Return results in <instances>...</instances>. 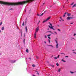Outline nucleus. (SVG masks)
<instances>
[{
    "instance_id": "obj_62",
    "label": "nucleus",
    "mask_w": 76,
    "mask_h": 76,
    "mask_svg": "<svg viewBox=\"0 0 76 76\" xmlns=\"http://www.w3.org/2000/svg\"><path fill=\"white\" fill-rule=\"evenodd\" d=\"M10 10H12V9H10Z\"/></svg>"
},
{
    "instance_id": "obj_1",
    "label": "nucleus",
    "mask_w": 76,
    "mask_h": 76,
    "mask_svg": "<svg viewBox=\"0 0 76 76\" xmlns=\"http://www.w3.org/2000/svg\"><path fill=\"white\" fill-rule=\"evenodd\" d=\"M66 19H67V20H70V19H73V18L70 17L69 16H68L67 17Z\"/></svg>"
},
{
    "instance_id": "obj_21",
    "label": "nucleus",
    "mask_w": 76,
    "mask_h": 76,
    "mask_svg": "<svg viewBox=\"0 0 76 76\" xmlns=\"http://www.w3.org/2000/svg\"><path fill=\"white\" fill-rule=\"evenodd\" d=\"M48 38H49V39H51V38H50V37L48 36Z\"/></svg>"
},
{
    "instance_id": "obj_52",
    "label": "nucleus",
    "mask_w": 76,
    "mask_h": 76,
    "mask_svg": "<svg viewBox=\"0 0 76 76\" xmlns=\"http://www.w3.org/2000/svg\"><path fill=\"white\" fill-rule=\"evenodd\" d=\"M72 51H75V50H72Z\"/></svg>"
},
{
    "instance_id": "obj_46",
    "label": "nucleus",
    "mask_w": 76,
    "mask_h": 76,
    "mask_svg": "<svg viewBox=\"0 0 76 76\" xmlns=\"http://www.w3.org/2000/svg\"><path fill=\"white\" fill-rule=\"evenodd\" d=\"M66 12H65L64 14V15H66Z\"/></svg>"
},
{
    "instance_id": "obj_2",
    "label": "nucleus",
    "mask_w": 76,
    "mask_h": 76,
    "mask_svg": "<svg viewBox=\"0 0 76 76\" xmlns=\"http://www.w3.org/2000/svg\"><path fill=\"white\" fill-rule=\"evenodd\" d=\"M39 31V28L37 27L36 29V31H35V33H37L38 31Z\"/></svg>"
},
{
    "instance_id": "obj_23",
    "label": "nucleus",
    "mask_w": 76,
    "mask_h": 76,
    "mask_svg": "<svg viewBox=\"0 0 76 76\" xmlns=\"http://www.w3.org/2000/svg\"><path fill=\"white\" fill-rule=\"evenodd\" d=\"M54 58L55 59H56H56H57V58L56 57H55Z\"/></svg>"
},
{
    "instance_id": "obj_64",
    "label": "nucleus",
    "mask_w": 76,
    "mask_h": 76,
    "mask_svg": "<svg viewBox=\"0 0 76 76\" xmlns=\"http://www.w3.org/2000/svg\"><path fill=\"white\" fill-rule=\"evenodd\" d=\"M63 7H64V6H63Z\"/></svg>"
},
{
    "instance_id": "obj_47",
    "label": "nucleus",
    "mask_w": 76,
    "mask_h": 76,
    "mask_svg": "<svg viewBox=\"0 0 76 76\" xmlns=\"http://www.w3.org/2000/svg\"><path fill=\"white\" fill-rule=\"evenodd\" d=\"M65 16V15H64L63 17H64Z\"/></svg>"
},
{
    "instance_id": "obj_55",
    "label": "nucleus",
    "mask_w": 76,
    "mask_h": 76,
    "mask_svg": "<svg viewBox=\"0 0 76 76\" xmlns=\"http://www.w3.org/2000/svg\"><path fill=\"white\" fill-rule=\"evenodd\" d=\"M53 57V56H52V57Z\"/></svg>"
},
{
    "instance_id": "obj_61",
    "label": "nucleus",
    "mask_w": 76,
    "mask_h": 76,
    "mask_svg": "<svg viewBox=\"0 0 76 76\" xmlns=\"http://www.w3.org/2000/svg\"><path fill=\"white\" fill-rule=\"evenodd\" d=\"M48 29H49V28H48Z\"/></svg>"
},
{
    "instance_id": "obj_26",
    "label": "nucleus",
    "mask_w": 76,
    "mask_h": 76,
    "mask_svg": "<svg viewBox=\"0 0 76 76\" xmlns=\"http://www.w3.org/2000/svg\"><path fill=\"white\" fill-rule=\"evenodd\" d=\"M49 23V24H50V26H52V24H51V23Z\"/></svg>"
},
{
    "instance_id": "obj_35",
    "label": "nucleus",
    "mask_w": 76,
    "mask_h": 76,
    "mask_svg": "<svg viewBox=\"0 0 76 76\" xmlns=\"http://www.w3.org/2000/svg\"><path fill=\"white\" fill-rule=\"evenodd\" d=\"M73 35L74 36H75V35H76V34H74Z\"/></svg>"
},
{
    "instance_id": "obj_38",
    "label": "nucleus",
    "mask_w": 76,
    "mask_h": 76,
    "mask_svg": "<svg viewBox=\"0 0 76 76\" xmlns=\"http://www.w3.org/2000/svg\"><path fill=\"white\" fill-rule=\"evenodd\" d=\"M50 33L51 34H53V33L51 32V31H50Z\"/></svg>"
},
{
    "instance_id": "obj_49",
    "label": "nucleus",
    "mask_w": 76,
    "mask_h": 76,
    "mask_svg": "<svg viewBox=\"0 0 76 76\" xmlns=\"http://www.w3.org/2000/svg\"><path fill=\"white\" fill-rule=\"evenodd\" d=\"M60 18L61 19V20L62 19L61 18V17H60Z\"/></svg>"
},
{
    "instance_id": "obj_20",
    "label": "nucleus",
    "mask_w": 76,
    "mask_h": 76,
    "mask_svg": "<svg viewBox=\"0 0 76 76\" xmlns=\"http://www.w3.org/2000/svg\"><path fill=\"white\" fill-rule=\"evenodd\" d=\"M48 40L49 42V43H50V39H48Z\"/></svg>"
},
{
    "instance_id": "obj_32",
    "label": "nucleus",
    "mask_w": 76,
    "mask_h": 76,
    "mask_svg": "<svg viewBox=\"0 0 76 76\" xmlns=\"http://www.w3.org/2000/svg\"><path fill=\"white\" fill-rule=\"evenodd\" d=\"M37 75H39V73L38 72H37Z\"/></svg>"
},
{
    "instance_id": "obj_36",
    "label": "nucleus",
    "mask_w": 76,
    "mask_h": 76,
    "mask_svg": "<svg viewBox=\"0 0 76 76\" xmlns=\"http://www.w3.org/2000/svg\"><path fill=\"white\" fill-rule=\"evenodd\" d=\"M58 31H60V29H58Z\"/></svg>"
},
{
    "instance_id": "obj_34",
    "label": "nucleus",
    "mask_w": 76,
    "mask_h": 76,
    "mask_svg": "<svg viewBox=\"0 0 76 76\" xmlns=\"http://www.w3.org/2000/svg\"><path fill=\"white\" fill-rule=\"evenodd\" d=\"M45 38H46L47 37L46 36V35H45Z\"/></svg>"
},
{
    "instance_id": "obj_53",
    "label": "nucleus",
    "mask_w": 76,
    "mask_h": 76,
    "mask_svg": "<svg viewBox=\"0 0 76 76\" xmlns=\"http://www.w3.org/2000/svg\"><path fill=\"white\" fill-rule=\"evenodd\" d=\"M35 72H38L37 71H35Z\"/></svg>"
},
{
    "instance_id": "obj_37",
    "label": "nucleus",
    "mask_w": 76,
    "mask_h": 76,
    "mask_svg": "<svg viewBox=\"0 0 76 76\" xmlns=\"http://www.w3.org/2000/svg\"><path fill=\"white\" fill-rule=\"evenodd\" d=\"M54 33H55V34H57V32H54Z\"/></svg>"
},
{
    "instance_id": "obj_50",
    "label": "nucleus",
    "mask_w": 76,
    "mask_h": 76,
    "mask_svg": "<svg viewBox=\"0 0 76 76\" xmlns=\"http://www.w3.org/2000/svg\"><path fill=\"white\" fill-rule=\"evenodd\" d=\"M36 58H38V57H37V56H36Z\"/></svg>"
},
{
    "instance_id": "obj_59",
    "label": "nucleus",
    "mask_w": 76,
    "mask_h": 76,
    "mask_svg": "<svg viewBox=\"0 0 76 76\" xmlns=\"http://www.w3.org/2000/svg\"><path fill=\"white\" fill-rule=\"evenodd\" d=\"M69 1V0H67V1Z\"/></svg>"
},
{
    "instance_id": "obj_45",
    "label": "nucleus",
    "mask_w": 76,
    "mask_h": 76,
    "mask_svg": "<svg viewBox=\"0 0 76 76\" xmlns=\"http://www.w3.org/2000/svg\"><path fill=\"white\" fill-rule=\"evenodd\" d=\"M52 29H53V30H55V29H54V28H52Z\"/></svg>"
},
{
    "instance_id": "obj_25",
    "label": "nucleus",
    "mask_w": 76,
    "mask_h": 76,
    "mask_svg": "<svg viewBox=\"0 0 76 76\" xmlns=\"http://www.w3.org/2000/svg\"><path fill=\"white\" fill-rule=\"evenodd\" d=\"M50 29H53V28L52 26L50 27Z\"/></svg>"
},
{
    "instance_id": "obj_41",
    "label": "nucleus",
    "mask_w": 76,
    "mask_h": 76,
    "mask_svg": "<svg viewBox=\"0 0 76 76\" xmlns=\"http://www.w3.org/2000/svg\"><path fill=\"white\" fill-rule=\"evenodd\" d=\"M73 23H70V25H72V24H73Z\"/></svg>"
},
{
    "instance_id": "obj_48",
    "label": "nucleus",
    "mask_w": 76,
    "mask_h": 76,
    "mask_svg": "<svg viewBox=\"0 0 76 76\" xmlns=\"http://www.w3.org/2000/svg\"><path fill=\"white\" fill-rule=\"evenodd\" d=\"M49 26V28H50V27H50V26Z\"/></svg>"
},
{
    "instance_id": "obj_42",
    "label": "nucleus",
    "mask_w": 76,
    "mask_h": 76,
    "mask_svg": "<svg viewBox=\"0 0 76 76\" xmlns=\"http://www.w3.org/2000/svg\"><path fill=\"white\" fill-rule=\"evenodd\" d=\"M47 62L48 63H50V62L48 61H47Z\"/></svg>"
},
{
    "instance_id": "obj_6",
    "label": "nucleus",
    "mask_w": 76,
    "mask_h": 76,
    "mask_svg": "<svg viewBox=\"0 0 76 76\" xmlns=\"http://www.w3.org/2000/svg\"><path fill=\"white\" fill-rule=\"evenodd\" d=\"M61 68H59L58 69V72H60V71H61Z\"/></svg>"
},
{
    "instance_id": "obj_29",
    "label": "nucleus",
    "mask_w": 76,
    "mask_h": 76,
    "mask_svg": "<svg viewBox=\"0 0 76 76\" xmlns=\"http://www.w3.org/2000/svg\"><path fill=\"white\" fill-rule=\"evenodd\" d=\"M37 16H41V15H39V14H37Z\"/></svg>"
},
{
    "instance_id": "obj_8",
    "label": "nucleus",
    "mask_w": 76,
    "mask_h": 76,
    "mask_svg": "<svg viewBox=\"0 0 76 76\" xmlns=\"http://www.w3.org/2000/svg\"><path fill=\"white\" fill-rule=\"evenodd\" d=\"M15 61H11V63H14Z\"/></svg>"
},
{
    "instance_id": "obj_10",
    "label": "nucleus",
    "mask_w": 76,
    "mask_h": 76,
    "mask_svg": "<svg viewBox=\"0 0 76 76\" xmlns=\"http://www.w3.org/2000/svg\"><path fill=\"white\" fill-rule=\"evenodd\" d=\"M26 52L27 53H29V50H28V49H26Z\"/></svg>"
},
{
    "instance_id": "obj_22",
    "label": "nucleus",
    "mask_w": 76,
    "mask_h": 76,
    "mask_svg": "<svg viewBox=\"0 0 76 76\" xmlns=\"http://www.w3.org/2000/svg\"><path fill=\"white\" fill-rule=\"evenodd\" d=\"M51 34H48V35H47V37H50V36H51Z\"/></svg>"
},
{
    "instance_id": "obj_18",
    "label": "nucleus",
    "mask_w": 76,
    "mask_h": 76,
    "mask_svg": "<svg viewBox=\"0 0 76 76\" xmlns=\"http://www.w3.org/2000/svg\"><path fill=\"white\" fill-rule=\"evenodd\" d=\"M32 66L35 67V65L34 64H33L32 65Z\"/></svg>"
},
{
    "instance_id": "obj_9",
    "label": "nucleus",
    "mask_w": 76,
    "mask_h": 76,
    "mask_svg": "<svg viewBox=\"0 0 76 76\" xmlns=\"http://www.w3.org/2000/svg\"><path fill=\"white\" fill-rule=\"evenodd\" d=\"M57 39H58L57 38H56V40H55V41H56V44H58V43H57L58 42V41H57Z\"/></svg>"
},
{
    "instance_id": "obj_63",
    "label": "nucleus",
    "mask_w": 76,
    "mask_h": 76,
    "mask_svg": "<svg viewBox=\"0 0 76 76\" xmlns=\"http://www.w3.org/2000/svg\"><path fill=\"white\" fill-rule=\"evenodd\" d=\"M21 35H22V34H21Z\"/></svg>"
},
{
    "instance_id": "obj_60",
    "label": "nucleus",
    "mask_w": 76,
    "mask_h": 76,
    "mask_svg": "<svg viewBox=\"0 0 76 76\" xmlns=\"http://www.w3.org/2000/svg\"><path fill=\"white\" fill-rule=\"evenodd\" d=\"M21 31H22V29H21Z\"/></svg>"
},
{
    "instance_id": "obj_12",
    "label": "nucleus",
    "mask_w": 76,
    "mask_h": 76,
    "mask_svg": "<svg viewBox=\"0 0 76 76\" xmlns=\"http://www.w3.org/2000/svg\"><path fill=\"white\" fill-rule=\"evenodd\" d=\"M47 20H44L43 22V23H45V22H47Z\"/></svg>"
},
{
    "instance_id": "obj_39",
    "label": "nucleus",
    "mask_w": 76,
    "mask_h": 76,
    "mask_svg": "<svg viewBox=\"0 0 76 76\" xmlns=\"http://www.w3.org/2000/svg\"><path fill=\"white\" fill-rule=\"evenodd\" d=\"M65 58H66V57H69V56H66L65 57Z\"/></svg>"
},
{
    "instance_id": "obj_57",
    "label": "nucleus",
    "mask_w": 76,
    "mask_h": 76,
    "mask_svg": "<svg viewBox=\"0 0 76 76\" xmlns=\"http://www.w3.org/2000/svg\"><path fill=\"white\" fill-rule=\"evenodd\" d=\"M45 4V3H43V4Z\"/></svg>"
},
{
    "instance_id": "obj_54",
    "label": "nucleus",
    "mask_w": 76,
    "mask_h": 76,
    "mask_svg": "<svg viewBox=\"0 0 76 76\" xmlns=\"http://www.w3.org/2000/svg\"><path fill=\"white\" fill-rule=\"evenodd\" d=\"M74 53H75V54H76V53L74 52Z\"/></svg>"
},
{
    "instance_id": "obj_31",
    "label": "nucleus",
    "mask_w": 76,
    "mask_h": 76,
    "mask_svg": "<svg viewBox=\"0 0 76 76\" xmlns=\"http://www.w3.org/2000/svg\"><path fill=\"white\" fill-rule=\"evenodd\" d=\"M2 25V22H1L0 23V26L1 25Z\"/></svg>"
},
{
    "instance_id": "obj_30",
    "label": "nucleus",
    "mask_w": 76,
    "mask_h": 76,
    "mask_svg": "<svg viewBox=\"0 0 76 76\" xmlns=\"http://www.w3.org/2000/svg\"><path fill=\"white\" fill-rule=\"evenodd\" d=\"M59 57H60V55H58L57 58H59Z\"/></svg>"
},
{
    "instance_id": "obj_7",
    "label": "nucleus",
    "mask_w": 76,
    "mask_h": 76,
    "mask_svg": "<svg viewBox=\"0 0 76 76\" xmlns=\"http://www.w3.org/2000/svg\"><path fill=\"white\" fill-rule=\"evenodd\" d=\"M51 18V17H49L48 18L46 19V20H47V21H48V20H49Z\"/></svg>"
},
{
    "instance_id": "obj_15",
    "label": "nucleus",
    "mask_w": 76,
    "mask_h": 76,
    "mask_svg": "<svg viewBox=\"0 0 76 76\" xmlns=\"http://www.w3.org/2000/svg\"><path fill=\"white\" fill-rule=\"evenodd\" d=\"M61 60L62 61H63V62H66V61L64 60L63 59H62Z\"/></svg>"
},
{
    "instance_id": "obj_14",
    "label": "nucleus",
    "mask_w": 76,
    "mask_h": 76,
    "mask_svg": "<svg viewBox=\"0 0 76 76\" xmlns=\"http://www.w3.org/2000/svg\"><path fill=\"white\" fill-rule=\"evenodd\" d=\"M23 43L24 44H25V39H24L23 40Z\"/></svg>"
},
{
    "instance_id": "obj_4",
    "label": "nucleus",
    "mask_w": 76,
    "mask_h": 76,
    "mask_svg": "<svg viewBox=\"0 0 76 76\" xmlns=\"http://www.w3.org/2000/svg\"><path fill=\"white\" fill-rule=\"evenodd\" d=\"M66 15L68 16H71L70 15H71V14L68 13H66Z\"/></svg>"
},
{
    "instance_id": "obj_33",
    "label": "nucleus",
    "mask_w": 76,
    "mask_h": 76,
    "mask_svg": "<svg viewBox=\"0 0 76 76\" xmlns=\"http://www.w3.org/2000/svg\"><path fill=\"white\" fill-rule=\"evenodd\" d=\"M70 72L71 73H72H72H73V72H71V71H70Z\"/></svg>"
},
{
    "instance_id": "obj_40",
    "label": "nucleus",
    "mask_w": 76,
    "mask_h": 76,
    "mask_svg": "<svg viewBox=\"0 0 76 76\" xmlns=\"http://www.w3.org/2000/svg\"><path fill=\"white\" fill-rule=\"evenodd\" d=\"M44 42V43H45V44H46V42H45V41Z\"/></svg>"
},
{
    "instance_id": "obj_51",
    "label": "nucleus",
    "mask_w": 76,
    "mask_h": 76,
    "mask_svg": "<svg viewBox=\"0 0 76 76\" xmlns=\"http://www.w3.org/2000/svg\"><path fill=\"white\" fill-rule=\"evenodd\" d=\"M1 31L0 30V33H1Z\"/></svg>"
},
{
    "instance_id": "obj_43",
    "label": "nucleus",
    "mask_w": 76,
    "mask_h": 76,
    "mask_svg": "<svg viewBox=\"0 0 76 76\" xmlns=\"http://www.w3.org/2000/svg\"><path fill=\"white\" fill-rule=\"evenodd\" d=\"M24 37H25V34H24Z\"/></svg>"
},
{
    "instance_id": "obj_19",
    "label": "nucleus",
    "mask_w": 76,
    "mask_h": 76,
    "mask_svg": "<svg viewBox=\"0 0 76 76\" xmlns=\"http://www.w3.org/2000/svg\"><path fill=\"white\" fill-rule=\"evenodd\" d=\"M50 46V47H51V48H53V46H52V45H50L49 46Z\"/></svg>"
},
{
    "instance_id": "obj_11",
    "label": "nucleus",
    "mask_w": 76,
    "mask_h": 76,
    "mask_svg": "<svg viewBox=\"0 0 76 76\" xmlns=\"http://www.w3.org/2000/svg\"><path fill=\"white\" fill-rule=\"evenodd\" d=\"M4 27H2L1 28V29L2 31H3L4 30Z\"/></svg>"
},
{
    "instance_id": "obj_17",
    "label": "nucleus",
    "mask_w": 76,
    "mask_h": 76,
    "mask_svg": "<svg viewBox=\"0 0 76 76\" xmlns=\"http://www.w3.org/2000/svg\"><path fill=\"white\" fill-rule=\"evenodd\" d=\"M59 65V64H58V63H56V65L57 66H58Z\"/></svg>"
},
{
    "instance_id": "obj_28",
    "label": "nucleus",
    "mask_w": 76,
    "mask_h": 76,
    "mask_svg": "<svg viewBox=\"0 0 76 76\" xmlns=\"http://www.w3.org/2000/svg\"><path fill=\"white\" fill-rule=\"evenodd\" d=\"M73 3H72V4H70V5H71V6H72V5H73Z\"/></svg>"
},
{
    "instance_id": "obj_3",
    "label": "nucleus",
    "mask_w": 76,
    "mask_h": 76,
    "mask_svg": "<svg viewBox=\"0 0 76 76\" xmlns=\"http://www.w3.org/2000/svg\"><path fill=\"white\" fill-rule=\"evenodd\" d=\"M36 37H37V33H35L34 34V38H35V39H36V38H37Z\"/></svg>"
},
{
    "instance_id": "obj_58",
    "label": "nucleus",
    "mask_w": 76,
    "mask_h": 76,
    "mask_svg": "<svg viewBox=\"0 0 76 76\" xmlns=\"http://www.w3.org/2000/svg\"><path fill=\"white\" fill-rule=\"evenodd\" d=\"M59 21H60V22H61V20H60Z\"/></svg>"
},
{
    "instance_id": "obj_5",
    "label": "nucleus",
    "mask_w": 76,
    "mask_h": 76,
    "mask_svg": "<svg viewBox=\"0 0 76 76\" xmlns=\"http://www.w3.org/2000/svg\"><path fill=\"white\" fill-rule=\"evenodd\" d=\"M25 29H26V32H28V28H27V26H26L25 27Z\"/></svg>"
},
{
    "instance_id": "obj_13",
    "label": "nucleus",
    "mask_w": 76,
    "mask_h": 76,
    "mask_svg": "<svg viewBox=\"0 0 76 76\" xmlns=\"http://www.w3.org/2000/svg\"><path fill=\"white\" fill-rule=\"evenodd\" d=\"M58 44L57 43V45H56V48H58Z\"/></svg>"
},
{
    "instance_id": "obj_56",
    "label": "nucleus",
    "mask_w": 76,
    "mask_h": 76,
    "mask_svg": "<svg viewBox=\"0 0 76 76\" xmlns=\"http://www.w3.org/2000/svg\"><path fill=\"white\" fill-rule=\"evenodd\" d=\"M40 22V21H39V23Z\"/></svg>"
},
{
    "instance_id": "obj_27",
    "label": "nucleus",
    "mask_w": 76,
    "mask_h": 76,
    "mask_svg": "<svg viewBox=\"0 0 76 76\" xmlns=\"http://www.w3.org/2000/svg\"><path fill=\"white\" fill-rule=\"evenodd\" d=\"M52 67H54V65H52Z\"/></svg>"
},
{
    "instance_id": "obj_24",
    "label": "nucleus",
    "mask_w": 76,
    "mask_h": 76,
    "mask_svg": "<svg viewBox=\"0 0 76 76\" xmlns=\"http://www.w3.org/2000/svg\"><path fill=\"white\" fill-rule=\"evenodd\" d=\"M44 13H42L40 15V16H42V15H44Z\"/></svg>"
},
{
    "instance_id": "obj_44",
    "label": "nucleus",
    "mask_w": 76,
    "mask_h": 76,
    "mask_svg": "<svg viewBox=\"0 0 76 76\" xmlns=\"http://www.w3.org/2000/svg\"><path fill=\"white\" fill-rule=\"evenodd\" d=\"M61 54H64V55H65V54H64V53H61Z\"/></svg>"
},
{
    "instance_id": "obj_16",
    "label": "nucleus",
    "mask_w": 76,
    "mask_h": 76,
    "mask_svg": "<svg viewBox=\"0 0 76 76\" xmlns=\"http://www.w3.org/2000/svg\"><path fill=\"white\" fill-rule=\"evenodd\" d=\"M25 23V22H23V24H22V26H24V24Z\"/></svg>"
}]
</instances>
